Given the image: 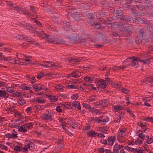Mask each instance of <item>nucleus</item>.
Segmentation results:
<instances>
[{"label":"nucleus","instance_id":"obj_61","mask_svg":"<svg viewBox=\"0 0 153 153\" xmlns=\"http://www.w3.org/2000/svg\"><path fill=\"white\" fill-rule=\"evenodd\" d=\"M143 131L141 130V133L138 135L139 137L142 139H144L145 137V135L143 134Z\"/></svg>","mask_w":153,"mask_h":153},{"label":"nucleus","instance_id":"obj_24","mask_svg":"<svg viewBox=\"0 0 153 153\" xmlns=\"http://www.w3.org/2000/svg\"><path fill=\"white\" fill-rule=\"evenodd\" d=\"M14 85L15 86V87L17 85H16L15 84L14 85H13V86H11V87H7L6 88V91H7L9 93H13L14 91H15L14 90Z\"/></svg>","mask_w":153,"mask_h":153},{"label":"nucleus","instance_id":"obj_62","mask_svg":"<svg viewBox=\"0 0 153 153\" xmlns=\"http://www.w3.org/2000/svg\"><path fill=\"white\" fill-rule=\"evenodd\" d=\"M32 110L33 109L32 107H28L26 109L25 111L27 113H29L31 112Z\"/></svg>","mask_w":153,"mask_h":153},{"label":"nucleus","instance_id":"obj_6","mask_svg":"<svg viewBox=\"0 0 153 153\" xmlns=\"http://www.w3.org/2000/svg\"><path fill=\"white\" fill-rule=\"evenodd\" d=\"M108 142V145L112 146L114 144V142L116 141L115 136H111L108 137L107 140Z\"/></svg>","mask_w":153,"mask_h":153},{"label":"nucleus","instance_id":"obj_10","mask_svg":"<svg viewBox=\"0 0 153 153\" xmlns=\"http://www.w3.org/2000/svg\"><path fill=\"white\" fill-rule=\"evenodd\" d=\"M33 21V22H34L36 25H33V26H31L32 27H33V25H34V28H38L36 27H38L39 28L42 27L43 26L41 22L38 20L36 19L32 18L31 19Z\"/></svg>","mask_w":153,"mask_h":153},{"label":"nucleus","instance_id":"obj_43","mask_svg":"<svg viewBox=\"0 0 153 153\" xmlns=\"http://www.w3.org/2000/svg\"><path fill=\"white\" fill-rule=\"evenodd\" d=\"M114 147L115 148H117V149H120L123 148L125 149L124 147L122 145H120L118 144H115L114 146Z\"/></svg>","mask_w":153,"mask_h":153},{"label":"nucleus","instance_id":"obj_33","mask_svg":"<svg viewBox=\"0 0 153 153\" xmlns=\"http://www.w3.org/2000/svg\"><path fill=\"white\" fill-rule=\"evenodd\" d=\"M105 83V82L104 81L99 82V87L103 88H106V85Z\"/></svg>","mask_w":153,"mask_h":153},{"label":"nucleus","instance_id":"obj_42","mask_svg":"<svg viewBox=\"0 0 153 153\" xmlns=\"http://www.w3.org/2000/svg\"><path fill=\"white\" fill-rule=\"evenodd\" d=\"M97 99L96 98V96L93 95L90 96L89 97L88 100L91 102H93L95 101Z\"/></svg>","mask_w":153,"mask_h":153},{"label":"nucleus","instance_id":"obj_44","mask_svg":"<svg viewBox=\"0 0 153 153\" xmlns=\"http://www.w3.org/2000/svg\"><path fill=\"white\" fill-rule=\"evenodd\" d=\"M48 41L50 43H52L53 44V41H55V39H53V37H50L49 35L48 36V37L47 38Z\"/></svg>","mask_w":153,"mask_h":153},{"label":"nucleus","instance_id":"obj_13","mask_svg":"<svg viewBox=\"0 0 153 153\" xmlns=\"http://www.w3.org/2000/svg\"><path fill=\"white\" fill-rule=\"evenodd\" d=\"M140 61V59L138 57L135 58L133 59L130 62V65L131 66H137L138 65V63L137 62Z\"/></svg>","mask_w":153,"mask_h":153},{"label":"nucleus","instance_id":"obj_58","mask_svg":"<svg viewBox=\"0 0 153 153\" xmlns=\"http://www.w3.org/2000/svg\"><path fill=\"white\" fill-rule=\"evenodd\" d=\"M145 120L149 122H150L152 123H153V118H152V117H147L145 118Z\"/></svg>","mask_w":153,"mask_h":153},{"label":"nucleus","instance_id":"obj_31","mask_svg":"<svg viewBox=\"0 0 153 153\" xmlns=\"http://www.w3.org/2000/svg\"><path fill=\"white\" fill-rule=\"evenodd\" d=\"M16 39L19 40H26V36L25 35H17L16 36Z\"/></svg>","mask_w":153,"mask_h":153},{"label":"nucleus","instance_id":"obj_49","mask_svg":"<svg viewBox=\"0 0 153 153\" xmlns=\"http://www.w3.org/2000/svg\"><path fill=\"white\" fill-rule=\"evenodd\" d=\"M36 100L38 103H44L45 102V101L44 100V99L43 98H42L41 99H40V98H37L36 99Z\"/></svg>","mask_w":153,"mask_h":153},{"label":"nucleus","instance_id":"obj_51","mask_svg":"<svg viewBox=\"0 0 153 153\" xmlns=\"http://www.w3.org/2000/svg\"><path fill=\"white\" fill-rule=\"evenodd\" d=\"M136 7L138 8V9L140 10H143L145 9L146 8L144 6H142L141 5H136Z\"/></svg>","mask_w":153,"mask_h":153},{"label":"nucleus","instance_id":"obj_2","mask_svg":"<svg viewBox=\"0 0 153 153\" xmlns=\"http://www.w3.org/2000/svg\"><path fill=\"white\" fill-rule=\"evenodd\" d=\"M68 38L71 42L74 43L77 42L82 43L86 42L85 39H82L81 38L77 37V35L75 33H74L72 35L68 37Z\"/></svg>","mask_w":153,"mask_h":153},{"label":"nucleus","instance_id":"obj_54","mask_svg":"<svg viewBox=\"0 0 153 153\" xmlns=\"http://www.w3.org/2000/svg\"><path fill=\"white\" fill-rule=\"evenodd\" d=\"M84 79L86 82H91L93 81L92 79L90 77H86L84 78Z\"/></svg>","mask_w":153,"mask_h":153},{"label":"nucleus","instance_id":"obj_41","mask_svg":"<svg viewBox=\"0 0 153 153\" xmlns=\"http://www.w3.org/2000/svg\"><path fill=\"white\" fill-rule=\"evenodd\" d=\"M86 89H89L90 90H94L96 89V88L94 87V85L92 84H90L87 88H86Z\"/></svg>","mask_w":153,"mask_h":153},{"label":"nucleus","instance_id":"obj_35","mask_svg":"<svg viewBox=\"0 0 153 153\" xmlns=\"http://www.w3.org/2000/svg\"><path fill=\"white\" fill-rule=\"evenodd\" d=\"M14 9L15 10L17 11V12L19 13H22V11L23 10V8L18 7H14Z\"/></svg>","mask_w":153,"mask_h":153},{"label":"nucleus","instance_id":"obj_47","mask_svg":"<svg viewBox=\"0 0 153 153\" xmlns=\"http://www.w3.org/2000/svg\"><path fill=\"white\" fill-rule=\"evenodd\" d=\"M125 1L126 3L127 4H130L131 3L136 2H139L138 0H125Z\"/></svg>","mask_w":153,"mask_h":153},{"label":"nucleus","instance_id":"obj_52","mask_svg":"<svg viewBox=\"0 0 153 153\" xmlns=\"http://www.w3.org/2000/svg\"><path fill=\"white\" fill-rule=\"evenodd\" d=\"M63 88V87L60 85H56L55 86V88L58 91H61Z\"/></svg>","mask_w":153,"mask_h":153},{"label":"nucleus","instance_id":"obj_28","mask_svg":"<svg viewBox=\"0 0 153 153\" xmlns=\"http://www.w3.org/2000/svg\"><path fill=\"white\" fill-rule=\"evenodd\" d=\"M146 33V32L145 30L143 28H141L140 29L139 31V34L138 35L143 37V35L145 34Z\"/></svg>","mask_w":153,"mask_h":153},{"label":"nucleus","instance_id":"obj_30","mask_svg":"<svg viewBox=\"0 0 153 153\" xmlns=\"http://www.w3.org/2000/svg\"><path fill=\"white\" fill-rule=\"evenodd\" d=\"M143 37L138 35L136 39L135 42L137 44H140L143 40Z\"/></svg>","mask_w":153,"mask_h":153},{"label":"nucleus","instance_id":"obj_4","mask_svg":"<svg viewBox=\"0 0 153 153\" xmlns=\"http://www.w3.org/2000/svg\"><path fill=\"white\" fill-rule=\"evenodd\" d=\"M9 94L5 90H0V100L1 98L7 100L9 98Z\"/></svg>","mask_w":153,"mask_h":153},{"label":"nucleus","instance_id":"obj_3","mask_svg":"<svg viewBox=\"0 0 153 153\" xmlns=\"http://www.w3.org/2000/svg\"><path fill=\"white\" fill-rule=\"evenodd\" d=\"M124 23L123 22L121 26V29L122 31L126 33H132L133 27L132 25L130 24L127 25L126 26H124Z\"/></svg>","mask_w":153,"mask_h":153},{"label":"nucleus","instance_id":"obj_16","mask_svg":"<svg viewBox=\"0 0 153 153\" xmlns=\"http://www.w3.org/2000/svg\"><path fill=\"white\" fill-rule=\"evenodd\" d=\"M40 84H35L33 85L32 87L33 90L35 92H38L42 88L40 87Z\"/></svg>","mask_w":153,"mask_h":153},{"label":"nucleus","instance_id":"obj_45","mask_svg":"<svg viewBox=\"0 0 153 153\" xmlns=\"http://www.w3.org/2000/svg\"><path fill=\"white\" fill-rule=\"evenodd\" d=\"M99 14L101 17H103L107 15V13L102 10H100L99 12Z\"/></svg>","mask_w":153,"mask_h":153},{"label":"nucleus","instance_id":"obj_40","mask_svg":"<svg viewBox=\"0 0 153 153\" xmlns=\"http://www.w3.org/2000/svg\"><path fill=\"white\" fill-rule=\"evenodd\" d=\"M25 128L28 129H31L33 125L30 123H28L24 124Z\"/></svg>","mask_w":153,"mask_h":153},{"label":"nucleus","instance_id":"obj_17","mask_svg":"<svg viewBox=\"0 0 153 153\" xmlns=\"http://www.w3.org/2000/svg\"><path fill=\"white\" fill-rule=\"evenodd\" d=\"M108 130V128L107 126H104L100 127L98 129V131L101 132L102 133L106 134L107 131Z\"/></svg>","mask_w":153,"mask_h":153},{"label":"nucleus","instance_id":"obj_57","mask_svg":"<svg viewBox=\"0 0 153 153\" xmlns=\"http://www.w3.org/2000/svg\"><path fill=\"white\" fill-rule=\"evenodd\" d=\"M0 148L1 149H4L6 151L8 149L7 146L3 144L0 145Z\"/></svg>","mask_w":153,"mask_h":153},{"label":"nucleus","instance_id":"obj_29","mask_svg":"<svg viewBox=\"0 0 153 153\" xmlns=\"http://www.w3.org/2000/svg\"><path fill=\"white\" fill-rule=\"evenodd\" d=\"M88 21H90V22H92L93 21V15L92 13H89L88 14Z\"/></svg>","mask_w":153,"mask_h":153},{"label":"nucleus","instance_id":"obj_59","mask_svg":"<svg viewBox=\"0 0 153 153\" xmlns=\"http://www.w3.org/2000/svg\"><path fill=\"white\" fill-rule=\"evenodd\" d=\"M30 10L31 11L33 12L34 13H36V12L35 7L32 6H31L30 7Z\"/></svg>","mask_w":153,"mask_h":153},{"label":"nucleus","instance_id":"obj_23","mask_svg":"<svg viewBox=\"0 0 153 153\" xmlns=\"http://www.w3.org/2000/svg\"><path fill=\"white\" fill-rule=\"evenodd\" d=\"M51 20L55 23L58 24L60 23V21L59 19V17L55 15H53L52 16Z\"/></svg>","mask_w":153,"mask_h":153},{"label":"nucleus","instance_id":"obj_27","mask_svg":"<svg viewBox=\"0 0 153 153\" xmlns=\"http://www.w3.org/2000/svg\"><path fill=\"white\" fill-rule=\"evenodd\" d=\"M18 128L19 129V131L23 133H25L27 132V130L26 129H25V127L24 125H22V126H19L18 127Z\"/></svg>","mask_w":153,"mask_h":153},{"label":"nucleus","instance_id":"obj_50","mask_svg":"<svg viewBox=\"0 0 153 153\" xmlns=\"http://www.w3.org/2000/svg\"><path fill=\"white\" fill-rule=\"evenodd\" d=\"M126 7L127 8H130L131 10V12H133L134 10H135L134 7L133 6H131V5H126Z\"/></svg>","mask_w":153,"mask_h":153},{"label":"nucleus","instance_id":"obj_36","mask_svg":"<svg viewBox=\"0 0 153 153\" xmlns=\"http://www.w3.org/2000/svg\"><path fill=\"white\" fill-rule=\"evenodd\" d=\"M49 99L51 102H55L58 100V98L56 96H52Z\"/></svg>","mask_w":153,"mask_h":153},{"label":"nucleus","instance_id":"obj_14","mask_svg":"<svg viewBox=\"0 0 153 153\" xmlns=\"http://www.w3.org/2000/svg\"><path fill=\"white\" fill-rule=\"evenodd\" d=\"M146 30H148L149 32V34L152 35L151 38V42L153 43V26L150 27L148 26L146 28Z\"/></svg>","mask_w":153,"mask_h":153},{"label":"nucleus","instance_id":"obj_9","mask_svg":"<svg viewBox=\"0 0 153 153\" xmlns=\"http://www.w3.org/2000/svg\"><path fill=\"white\" fill-rule=\"evenodd\" d=\"M55 41H53V44L60 45L61 44H63L66 45V42L63 41L62 39L60 38H54Z\"/></svg>","mask_w":153,"mask_h":153},{"label":"nucleus","instance_id":"obj_7","mask_svg":"<svg viewBox=\"0 0 153 153\" xmlns=\"http://www.w3.org/2000/svg\"><path fill=\"white\" fill-rule=\"evenodd\" d=\"M109 35L114 37H117L118 36H128L130 35L128 34H124V33L123 34H119L117 33L114 31H111L109 33Z\"/></svg>","mask_w":153,"mask_h":153},{"label":"nucleus","instance_id":"obj_12","mask_svg":"<svg viewBox=\"0 0 153 153\" xmlns=\"http://www.w3.org/2000/svg\"><path fill=\"white\" fill-rule=\"evenodd\" d=\"M122 11L121 10H117L116 11V16L117 19L122 20L124 16L122 14Z\"/></svg>","mask_w":153,"mask_h":153},{"label":"nucleus","instance_id":"obj_48","mask_svg":"<svg viewBox=\"0 0 153 153\" xmlns=\"http://www.w3.org/2000/svg\"><path fill=\"white\" fill-rule=\"evenodd\" d=\"M64 144L62 142H58L57 143V147L59 149H61L63 148Z\"/></svg>","mask_w":153,"mask_h":153},{"label":"nucleus","instance_id":"obj_22","mask_svg":"<svg viewBox=\"0 0 153 153\" xmlns=\"http://www.w3.org/2000/svg\"><path fill=\"white\" fill-rule=\"evenodd\" d=\"M89 111L91 113H94L96 114H100V112L94 107H91L89 110Z\"/></svg>","mask_w":153,"mask_h":153},{"label":"nucleus","instance_id":"obj_21","mask_svg":"<svg viewBox=\"0 0 153 153\" xmlns=\"http://www.w3.org/2000/svg\"><path fill=\"white\" fill-rule=\"evenodd\" d=\"M101 4L102 7H110V4L108 1L104 0L101 1Z\"/></svg>","mask_w":153,"mask_h":153},{"label":"nucleus","instance_id":"obj_39","mask_svg":"<svg viewBox=\"0 0 153 153\" xmlns=\"http://www.w3.org/2000/svg\"><path fill=\"white\" fill-rule=\"evenodd\" d=\"M18 104L21 105H23L26 103V100L23 99H21L17 101Z\"/></svg>","mask_w":153,"mask_h":153},{"label":"nucleus","instance_id":"obj_25","mask_svg":"<svg viewBox=\"0 0 153 153\" xmlns=\"http://www.w3.org/2000/svg\"><path fill=\"white\" fill-rule=\"evenodd\" d=\"M47 62L48 63V68H52L53 67H59V66L58 65H56V64L55 63H53V62L47 61Z\"/></svg>","mask_w":153,"mask_h":153},{"label":"nucleus","instance_id":"obj_34","mask_svg":"<svg viewBox=\"0 0 153 153\" xmlns=\"http://www.w3.org/2000/svg\"><path fill=\"white\" fill-rule=\"evenodd\" d=\"M14 150L15 151V153H17V152H21L22 149L21 147L18 146H16L13 148Z\"/></svg>","mask_w":153,"mask_h":153},{"label":"nucleus","instance_id":"obj_56","mask_svg":"<svg viewBox=\"0 0 153 153\" xmlns=\"http://www.w3.org/2000/svg\"><path fill=\"white\" fill-rule=\"evenodd\" d=\"M91 121H95L97 122L98 123H99V121L100 120L98 119V117H91L90 118Z\"/></svg>","mask_w":153,"mask_h":153},{"label":"nucleus","instance_id":"obj_20","mask_svg":"<svg viewBox=\"0 0 153 153\" xmlns=\"http://www.w3.org/2000/svg\"><path fill=\"white\" fill-rule=\"evenodd\" d=\"M81 61V59L74 57L71 58L68 60V61L69 63L77 62H80Z\"/></svg>","mask_w":153,"mask_h":153},{"label":"nucleus","instance_id":"obj_38","mask_svg":"<svg viewBox=\"0 0 153 153\" xmlns=\"http://www.w3.org/2000/svg\"><path fill=\"white\" fill-rule=\"evenodd\" d=\"M63 25L64 28H65L70 27L71 25L69 22H67L66 21H65L63 22Z\"/></svg>","mask_w":153,"mask_h":153},{"label":"nucleus","instance_id":"obj_53","mask_svg":"<svg viewBox=\"0 0 153 153\" xmlns=\"http://www.w3.org/2000/svg\"><path fill=\"white\" fill-rule=\"evenodd\" d=\"M79 97L78 94H73L71 97V98L73 100H77Z\"/></svg>","mask_w":153,"mask_h":153},{"label":"nucleus","instance_id":"obj_8","mask_svg":"<svg viewBox=\"0 0 153 153\" xmlns=\"http://www.w3.org/2000/svg\"><path fill=\"white\" fill-rule=\"evenodd\" d=\"M69 77H73L77 78L79 77L81 75V73L78 71H74L71 73L68 74Z\"/></svg>","mask_w":153,"mask_h":153},{"label":"nucleus","instance_id":"obj_60","mask_svg":"<svg viewBox=\"0 0 153 153\" xmlns=\"http://www.w3.org/2000/svg\"><path fill=\"white\" fill-rule=\"evenodd\" d=\"M29 46V43L27 42H23L22 45V47L23 48H26Z\"/></svg>","mask_w":153,"mask_h":153},{"label":"nucleus","instance_id":"obj_46","mask_svg":"<svg viewBox=\"0 0 153 153\" xmlns=\"http://www.w3.org/2000/svg\"><path fill=\"white\" fill-rule=\"evenodd\" d=\"M132 13L134 15H138L139 16H142V14H143L144 13V12H142L141 13H138L137 10H134L133 12H132Z\"/></svg>","mask_w":153,"mask_h":153},{"label":"nucleus","instance_id":"obj_19","mask_svg":"<svg viewBox=\"0 0 153 153\" xmlns=\"http://www.w3.org/2000/svg\"><path fill=\"white\" fill-rule=\"evenodd\" d=\"M73 17L76 20H78L81 18V15L77 12H75L73 13Z\"/></svg>","mask_w":153,"mask_h":153},{"label":"nucleus","instance_id":"obj_55","mask_svg":"<svg viewBox=\"0 0 153 153\" xmlns=\"http://www.w3.org/2000/svg\"><path fill=\"white\" fill-rule=\"evenodd\" d=\"M148 144H151L153 142V137H151L150 138H148L146 141Z\"/></svg>","mask_w":153,"mask_h":153},{"label":"nucleus","instance_id":"obj_26","mask_svg":"<svg viewBox=\"0 0 153 153\" xmlns=\"http://www.w3.org/2000/svg\"><path fill=\"white\" fill-rule=\"evenodd\" d=\"M108 102L106 100H101V102H100V107H106L108 105Z\"/></svg>","mask_w":153,"mask_h":153},{"label":"nucleus","instance_id":"obj_64","mask_svg":"<svg viewBox=\"0 0 153 153\" xmlns=\"http://www.w3.org/2000/svg\"><path fill=\"white\" fill-rule=\"evenodd\" d=\"M83 106L84 107H86L89 110L90 108H91V106L90 105L86 103H83L82 104Z\"/></svg>","mask_w":153,"mask_h":153},{"label":"nucleus","instance_id":"obj_11","mask_svg":"<svg viewBox=\"0 0 153 153\" xmlns=\"http://www.w3.org/2000/svg\"><path fill=\"white\" fill-rule=\"evenodd\" d=\"M42 117L45 120L47 121H51L53 119L50 113L44 114Z\"/></svg>","mask_w":153,"mask_h":153},{"label":"nucleus","instance_id":"obj_15","mask_svg":"<svg viewBox=\"0 0 153 153\" xmlns=\"http://www.w3.org/2000/svg\"><path fill=\"white\" fill-rule=\"evenodd\" d=\"M72 105L79 110H81V107L80 105V103L77 101H74L72 103Z\"/></svg>","mask_w":153,"mask_h":153},{"label":"nucleus","instance_id":"obj_63","mask_svg":"<svg viewBox=\"0 0 153 153\" xmlns=\"http://www.w3.org/2000/svg\"><path fill=\"white\" fill-rule=\"evenodd\" d=\"M100 142V143L102 144L108 145V142L107 140L104 139H101Z\"/></svg>","mask_w":153,"mask_h":153},{"label":"nucleus","instance_id":"obj_18","mask_svg":"<svg viewBox=\"0 0 153 153\" xmlns=\"http://www.w3.org/2000/svg\"><path fill=\"white\" fill-rule=\"evenodd\" d=\"M127 130V129L125 128H122L120 129V131L121 133H119V135L121 137H123L125 136V131Z\"/></svg>","mask_w":153,"mask_h":153},{"label":"nucleus","instance_id":"obj_37","mask_svg":"<svg viewBox=\"0 0 153 153\" xmlns=\"http://www.w3.org/2000/svg\"><path fill=\"white\" fill-rule=\"evenodd\" d=\"M97 134V133H96L95 131L93 130L90 131L88 133V135L92 137H94Z\"/></svg>","mask_w":153,"mask_h":153},{"label":"nucleus","instance_id":"obj_32","mask_svg":"<svg viewBox=\"0 0 153 153\" xmlns=\"http://www.w3.org/2000/svg\"><path fill=\"white\" fill-rule=\"evenodd\" d=\"M26 40H27L28 42H31L32 44H33L35 42V41L32 39V38L28 36H26Z\"/></svg>","mask_w":153,"mask_h":153},{"label":"nucleus","instance_id":"obj_1","mask_svg":"<svg viewBox=\"0 0 153 153\" xmlns=\"http://www.w3.org/2000/svg\"><path fill=\"white\" fill-rule=\"evenodd\" d=\"M34 26L33 25V27H32L31 25L27 24L26 26H25L24 27L27 30H29L31 33H34V35H36L44 39H47L48 35L46 33H44V32L42 29L34 28Z\"/></svg>","mask_w":153,"mask_h":153},{"label":"nucleus","instance_id":"obj_5","mask_svg":"<svg viewBox=\"0 0 153 153\" xmlns=\"http://www.w3.org/2000/svg\"><path fill=\"white\" fill-rule=\"evenodd\" d=\"M88 23L90 24L92 26L96 28L102 30L104 28V27L96 22H90V21H88Z\"/></svg>","mask_w":153,"mask_h":153}]
</instances>
